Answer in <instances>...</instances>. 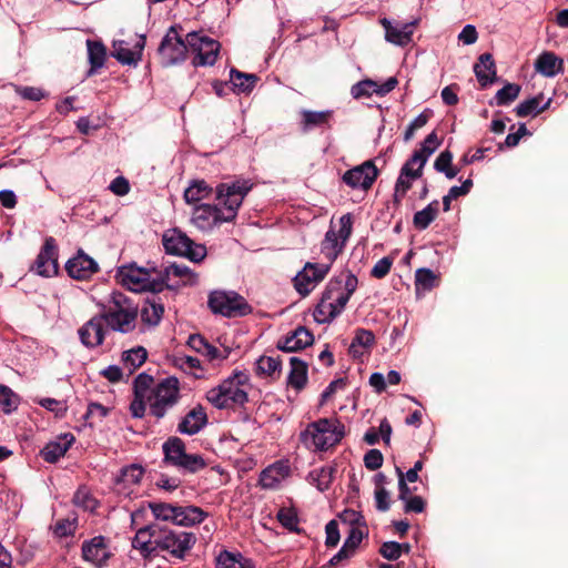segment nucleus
<instances>
[{
  "label": "nucleus",
  "instance_id": "obj_1",
  "mask_svg": "<svg viewBox=\"0 0 568 568\" xmlns=\"http://www.w3.org/2000/svg\"><path fill=\"white\" fill-rule=\"evenodd\" d=\"M253 183L248 179H236L231 183H220L216 186L219 204L195 205L191 223L200 231L206 232L225 222H232L244 197L252 190Z\"/></svg>",
  "mask_w": 568,
  "mask_h": 568
},
{
  "label": "nucleus",
  "instance_id": "obj_2",
  "mask_svg": "<svg viewBox=\"0 0 568 568\" xmlns=\"http://www.w3.org/2000/svg\"><path fill=\"white\" fill-rule=\"evenodd\" d=\"M357 285V277L349 271H344L332 278L314 310V320L318 324L332 322L344 311Z\"/></svg>",
  "mask_w": 568,
  "mask_h": 568
},
{
  "label": "nucleus",
  "instance_id": "obj_3",
  "mask_svg": "<svg viewBox=\"0 0 568 568\" xmlns=\"http://www.w3.org/2000/svg\"><path fill=\"white\" fill-rule=\"evenodd\" d=\"M100 308L99 314L110 329L128 334L135 328L138 305L122 292H112Z\"/></svg>",
  "mask_w": 568,
  "mask_h": 568
},
{
  "label": "nucleus",
  "instance_id": "obj_4",
  "mask_svg": "<svg viewBox=\"0 0 568 568\" xmlns=\"http://www.w3.org/2000/svg\"><path fill=\"white\" fill-rule=\"evenodd\" d=\"M345 435L344 425L336 418H321L301 432L302 445L311 452H324L338 444Z\"/></svg>",
  "mask_w": 568,
  "mask_h": 568
},
{
  "label": "nucleus",
  "instance_id": "obj_5",
  "mask_svg": "<svg viewBox=\"0 0 568 568\" xmlns=\"http://www.w3.org/2000/svg\"><path fill=\"white\" fill-rule=\"evenodd\" d=\"M115 277L124 287L135 293L162 292V282L159 280V267L155 263H148L144 267L135 262L121 265L116 270Z\"/></svg>",
  "mask_w": 568,
  "mask_h": 568
},
{
  "label": "nucleus",
  "instance_id": "obj_6",
  "mask_svg": "<svg viewBox=\"0 0 568 568\" xmlns=\"http://www.w3.org/2000/svg\"><path fill=\"white\" fill-rule=\"evenodd\" d=\"M163 463L175 467L183 474H195L206 467L199 454H187L184 442L176 436L169 437L162 445Z\"/></svg>",
  "mask_w": 568,
  "mask_h": 568
},
{
  "label": "nucleus",
  "instance_id": "obj_7",
  "mask_svg": "<svg viewBox=\"0 0 568 568\" xmlns=\"http://www.w3.org/2000/svg\"><path fill=\"white\" fill-rule=\"evenodd\" d=\"M180 399L179 381L175 377H168L152 388L148 396L150 414L156 419L163 418Z\"/></svg>",
  "mask_w": 568,
  "mask_h": 568
},
{
  "label": "nucleus",
  "instance_id": "obj_8",
  "mask_svg": "<svg viewBox=\"0 0 568 568\" xmlns=\"http://www.w3.org/2000/svg\"><path fill=\"white\" fill-rule=\"evenodd\" d=\"M207 305L212 313L224 317L245 316L252 312L251 305L235 291H212L209 294Z\"/></svg>",
  "mask_w": 568,
  "mask_h": 568
},
{
  "label": "nucleus",
  "instance_id": "obj_9",
  "mask_svg": "<svg viewBox=\"0 0 568 568\" xmlns=\"http://www.w3.org/2000/svg\"><path fill=\"white\" fill-rule=\"evenodd\" d=\"M162 244L168 254L185 256L193 262H201L206 255V247L194 243L179 229H170L162 235Z\"/></svg>",
  "mask_w": 568,
  "mask_h": 568
},
{
  "label": "nucleus",
  "instance_id": "obj_10",
  "mask_svg": "<svg viewBox=\"0 0 568 568\" xmlns=\"http://www.w3.org/2000/svg\"><path fill=\"white\" fill-rule=\"evenodd\" d=\"M196 536L184 530L161 529L158 537V551H165L176 559H184L187 552L194 547Z\"/></svg>",
  "mask_w": 568,
  "mask_h": 568
},
{
  "label": "nucleus",
  "instance_id": "obj_11",
  "mask_svg": "<svg viewBox=\"0 0 568 568\" xmlns=\"http://www.w3.org/2000/svg\"><path fill=\"white\" fill-rule=\"evenodd\" d=\"M352 225L351 214H344L339 219V230L336 232L334 229H329L326 232L322 242V253L327 258L329 266L337 258L349 239Z\"/></svg>",
  "mask_w": 568,
  "mask_h": 568
},
{
  "label": "nucleus",
  "instance_id": "obj_12",
  "mask_svg": "<svg viewBox=\"0 0 568 568\" xmlns=\"http://www.w3.org/2000/svg\"><path fill=\"white\" fill-rule=\"evenodd\" d=\"M186 42L190 49L195 53L193 64L199 67L213 65L220 52V42L206 37L201 32H189Z\"/></svg>",
  "mask_w": 568,
  "mask_h": 568
},
{
  "label": "nucleus",
  "instance_id": "obj_13",
  "mask_svg": "<svg viewBox=\"0 0 568 568\" xmlns=\"http://www.w3.org/2000/svg\"><path fill=\"white\" fill-rule=\"evenodd\" d=\"M189 48L186 39H182L178 32V28L171 27L159 47L162 64L164 67H171L183 62Z\"/></svg>",
  "mask_w": 568,
  "mask_h": 568
},
{
  "label": "nucleus",
  "instance_id": "obj_14",
  "mask_svg": "<svg viewBox=\"0 0 568 568\" xmlns=\"http://www.w3.org/2000/svg\"><path fill=\"white\" fill-rule=\"evenodd\" d=\"M159 280L162 282V292L165 288L178 291L182 286L195 285L197 275L184 264L171 263L159 267Z\"/></svg>",
  "mask_w": 568,
  "mask_h": 568
},
{
  "label": "nucleus",
  "instance_id": "obj_15",
  "mask_svg": "<svg viewBox=\"0 0 568 568\" xmlns=\"http://www.w3.org/2000/svg\"><path fill=\"white\" fill-rule=\"evenodd\" d=\"M329 264L306 263L294 277V287L302 295H308L329 272Z\"/></svg>",
  "mask_w": 568,
  "mask_h": 568
},
{
  "label": "nucleus",
  "instance_id": "obj_16",
  "mask_svg": "<svg viewBox=\"0 0 568 568\" xmlns=\"http://www.w3.org/2000/svg\"><path fill=\"white\" fill-rule=\"evenodd\" d=\"M378 171L373 161L368 160L361 165L347 170L343 174V182L352 189L368 190L376 180Z\"/></svg>",
  "mask_w": 568,
  "mask_h": 568
},
{
  "label": "nucleus",
  "instance_id": "obj_17",
  "mask_svg": "<svg viewBox=\"0 0 568 568\" xmlns=\"http://www.w3.org/2000/svg\"><path fill=\"white\" fill-rule=\"evenodd\" d=\"M82 557L98 568L106 565L111 557L109 540L104 536H95L82 544Z\"/></svg>",
  "mask_w": 568,
  "mask_h": 568
},
{
  "label": "nucleus",
  "instance_id": "obj_18",
  "mask_svg": "<svg viewBox=\"0 0 568 568\" xmlns=\"http://www.w3.org/2000/svg\"><path fill=\"white\" fill-rule=\"evenodd\" d=\"M108 329L100 314L91 317L79 329L80 342L87 348H95L103 344Z\"/></svg>",
  "mask_w": 568,
  "mask_h": 568
},
{
  "label": "nucleus",
  "instance_id": "obj_19",
  "mask_svg": "<svg viewBox=\"0 0 568 568\" xmlns=\"http://www.w3.org/2000/svg\"><path fill=\"white\" fill-rule=\"evenodd\" d=\"M37 274L50 277L58 273V248L53 237H47L34 263Z\"/></svg>",
  "mask_w": 568,
  "mask_h": 568
},
{
  "label": "nucleus",
  "instance_id": "obj_20",
  "mask_svg": "<svg viewBox=\"0 0 568 568\" xmlns=\"http://www.w3.org/2000/svg\"><path fill=\"white\" fill-rule=\"evenodd\" d=\"M290 475L288 460L280 459L261 471L258 483L264 489H276Z\"/></svg>",
  "mask_w": 568,
  "mask_h": 568
},
{
  "label": "nucleus",
  "instance_id": "obj_21",
  "mask_svg": "<svg viewBox=\"0 0 568 568\" xmlns=\"http://www.w3.org/2000/svg\"><path fill=\"white\" fill-rule=\"evenodd\" d=\"M247 379L244 373H235L221 383L230 407L233 405H244L247 402V393L243 388Z\"/></svg>",
  "mask_w": 568,
  "mask_h": 568
},
{
  "label": "nucleus",
  "instance_id": "obj_22",
  "mask_svg": "<svg viewBox=\"0 0 568 568\" xmlns=\"http://www.w3.org/2000/svg\"><path fill=\"white\" fill-rule=\"evenodd\" d=\"M65 270L75 280H87L98 271V263L82 251H79L74 257L67 262Z\"/></svg>",
  "mask_w": 568,
  "mask_h": 568
},
{
  "label": "nucleus",
  "instance_id": "obj_23",
  "mask_svg": "<svg viewBox=\"0 0 568 568\" xmlns=\"http://www.w3.org/2000/svg\"><path fill=\"white\" fill-rule=\"evenodd\" d=\"M207 424V415L202 405L194 406L179 423L178 432L182 435L193 436L200 433Z\"/></svg>",
  "mask_w": 568,
  "mask_h": 568
},
{
  "label": "nucleus",
  "instance_id": "obj_24",
  "mask_svg": "<svg viewBox=\"0 0 568 568\" xmlns=\"http://www.w3.org/2000/svg\"><path fill=\"white\" fill-rule=\"evenodd\" d=\"M161 528L156 525L145 526L140 528L132 540L135 549H139L143 555L150 556L158 551L156 540L160 536Z\"/></svg>",
  "mask_w": 568,
  "mask_h": 568
},
{
  "label": "nucleus",
  "instance_id": "obj_25",
  "mask_svg": "<svg viewBox=\"0 0 568 568\" xmlns=\"http://www.w3.org/2000/svg\"><path fill=\"white\" fill-rule=\"evenodd\" d=\"M71 433L61 434L55 440L48 443L40 452L41 457L48 463H55L65 455L74 443Z\"/></svg>",
  "mask_w": 568,
  "mask_h": 568
},
{
  "label": "nucleus",
  "instance_id": "obj_26",
  "mask_svg": "<svg viewBox=\"0 0 568 568\" xmlns=\"http://www.w3.org/2000/svg\"><path fill=\"white\" fill-rule=\"evenodd\" d=\"M313 342V334L304 326H298L290 335L277 342V348L291 353L305 348L312 345Z\"/></svg>",
  "mask_w": 568,
  "mask_h": 568
},
{
  "label": "nucleus",
  "instance_id": "obj_27",
  "mask_svg": "<svg viewBox=\"0 0 568 568\" xmlns=\"http://www.w3.org/2000/svg\"><path fill=\"white\" fill-rule=\"evenodd\" d=\"M386 40L396 45H406L412 41L415 22L392 24L387 19L382 21Z\"/></svg>",
  "mask_w": 568,
  "mask_h": 568
},
{
  "label": "nucleus",
  "instance_id": "obj_28",
  "mask_svg": "<svg viewBox=\"0 0 568 568\" xmlns=\"http://www.w3.org/2000/svg\"><path fill=\"white\" fill-rule=\"evenodd\" d=\"M474 72L481 88H486L497 79V71L494 58L485 52L479 55L478 62L474 65Z\"/></svg>",
  "mask_w": 568,
  "mask_h": 568
},
{
  "label": "nucleus",
  "instance_id": "obj_29",
  "mask_svg": "<svg viewBox=\"0 0 568 568\" xmlns=\"http://www.w3.org/2000/svg\"><path fill=\"white\" fill-rule=\"evenodd\" d=\"M422 145L423 148L415 151L403 165L400 171H403L404 174H408L417 179L420 178L428 158L435 152V148H428L426 144Z\"/></svg>",
  "mask_w": 568,
  "mask_h": 568
},
{
  "label": "nucleus",
  "instance_id": "obj_30",
  "mask_svg": "<svg viewBox=\"0 0 568 568\" xmlns=\"http://www.w3.org/2000/svg\"><path fill=\"white\" fill-rule=\"evenodd\" d=\"M551 103V98L545 100L542 93L521 101L515 109L516 114L520 118L536 116L547 110Z\"/></svg>",
  "mask_w": 568,
  "mask_h": 568
},
{
  "label": "nucleus",
  "instance_id": "obj_31",
  "mask_svg": "<svg viewBox=\"0 0 568 568\" xmlns=\"http://www.w3.org/2000/svg\"><path fill=\"white\" fill-rule=\"evenodd\" d=\"M175 517V525L191 527L204 521L207 513L197 506H178Z\"/></svg>",
  "mask_w": 568,
  "mask_h": 568
},
{
  "label": "nucleus",
  "instance_id": "obj_32",
  "mask_svg": "<svg viewBox=\"0 0 568 568\" xmlns=\"http://www.w3.org/2000/svg\"><path fill=\"white\" fill-rule=\"evenodd\" d=\"M333 112L331 110L325 111H311L302 110L300 112L301 120L300 125L303 131H312L314 129L324 128L328 124Z\"/></svg>",
  "mask_w": 568,
  "mask_h": 568
},
{
  "label": "nucleus",
  "instance_id": "obj_33",
  "mask_svg": "<svg viewBox=\"0 0 568 568\" xmlns=\"http://www.w3.org/2000/svg\"><path fill=\"white\" fill-rule=\"evenodd\" d=\"M212 193L213 187L206 181L195 179L192 180L184 190L183 197L187 204H193L210 199Z\"/></svg>",
  "mask_w": 568,
  "mask_h": 568
},
{
  "label": "nucleus",
  "instance_id": "obj_34",
  "mask_svg": "<svg viewBox=\"0 0 568 568\" xmlns=\"http://www.w3.org/2000/svg\"><path fill=\"white\" fill-rule=\"evenodd\" d=\"M536 70L547 78H554L562 71V60L552 52L541 53L535 62Z\"/></svg>",
  "mask_w": 568,
  "mask_h": 568
},
{
  "label": "nucleus",
  "instance_id": "obj_35",
  "mask_svg": "<svg viewBox=\"0 0 568 568\" xmlns=\"http://www.w3.org/2000/svg\"><path fill=\"white\" fill-rule=\"evenodd\" d=\"M163 313L162 303L155 301V297L148 298L140 311L141 321L143 324L154 327L161 322Z\"/></svg>",
  "mask_w": 568,
  "mask_h": 568
},
{
  "label": "nucleus",
  "instance_id": "obj_36",
  "mask_svg": "<svg viewBox=\"0 0 568 568\" xmlns=\"http://www.w3.org/2000/svg\"><path fill=\"white\" fill-rule=\"evenodd\" d=\"M216 568H255V565L240 552L223 550L216 557Z\"/></svg>",
  "mask_w": 568,
  "mask_h": 568
},
{
  "label": "nucleus",
  "instance_id": "obj_37",
  "mask_svg": "<svg viewBox=\"0 0 568 568\" xmlns=\"http://www.w3.org/2000/svg\"><path fill=\"white\" fill-rule=\"evenodd\" d=\"M375 343V336L372 331L358 328L349 345L348 353L353 357H361L365 351L371 348Z\"/></svg>",
  "mask_w": 568,
  "mask_h": 568
},
{
  "label": "nucleus",
  "instance_id": "obj_38",
  "mask_svg": "<svg viewBox=\"0 0 568 568\" xmlns=\"http://www.w3.org/2000/svg\"><path fill=\"white\" fill-rule=\"evenodd\" d=\"M290 364L288 384L295 389H302L307 382V364L295 356L290 358Z\"/></svg>",
  "mask_w": 568,
  "mask_h": 568
},
{
  "label": "nucleus",
  "instance_id": "obj_39",
  "mask_svg": "<svg viewBox=\"0 0 568 568\" xmlns=\"http://www.w3.org/2000/svg\"><path fill=\"white\" fill-rule=\"evenodd\" d=\"M258 78L253 73H244L234 68L230 71V82L237 93H248L255 87Z\"/></svg>",
  "mask_w": 568,
  "mask_h": 568
},
{
  "label": "nucleus",
  "instance_id": "obj_40",
  "mask_svg": "<svg viewBox=\"0 0 568 568\" xmlns=\"http://www.w3.org/2000/svg\"><path fill=\"white\" fill-rule=\"evenodd\" d=\"M439 212V202L432 201L425 209L414 214L413 223L418 230H425L437 217Z\"/></svg>",
  "mask_w": 568,
  "mask_h": 568
},
{
  "label": "nucleus",
  "instance_id": "obj_41",
  "mask_svg": "<svg viewBox=\"0 0 568 568\" xmlns=\"http://www.w3.org/2000/svg\"><path fill=\"white\" fill-rule=\"evenodd\" d=\"M336 468L332 465L323 466L318 469H314L308 474V478L320 491H325L329 488Z\"/></svg>",
  "mask_w": 568,
  "mask_h": 568
},
{
  "label": "nucleus",
  "instance_id": "obj_42",
  "mask_svg": "<svg viewBox=\"0 0 568 568\" xmlns=\"http://www.w3.org/2000/svg\"><path fill=\"white\" fill-rule=\"evenodd\" d=\"M72 503L75 507L88 513H94L99 507L98 499L91 494L90 489L85 486H81L77 489V491L73 495Z\"/></svg>",
  "mask_w": 568,
  "mask_h": 568
},
{
  "label": "nucleus",
  "instance_id": "obj_43",
  "mask_svg": "<svg viewBox=\"0 0 568 568\" xmlns=\"http://www.w3.org/2000/svg\"><path fill=\"white\" fill-rule=\"evenodd\" d=\"M88 57L89 62L91 64V69L89 71V75L93 74L98 69L102 68L105 61V47L98 41L88 40Z\"/></svg>",
  "mask_w": 568,
  "mask_h": 568
},
{
  "label": "nucleus",
  "instance_id": "obj_44",
  "mask_svg": "<svg viewBox=\"0 0 568 568\" xmlns=\"http://www.w3.org/2000/svg\"><path fill=\"white\" fill-rule=\"evenodd\" d=\"M112 57L123 65H136L140 60L135 51L123 40L113 42Z\"/></svg>",
  "mask_w": 568,
  "mask_h": 568
},
{
  "label": "nucleus",
  "instance_id": "obj_45",
  "mask_svg": "<svg viewBox=\"0 0 568 568\" xmlns=\"http://www.w3.org/2000/svg\"><path fill=\"white\" fill-rule=\"evenodd\" d=\"M144 474L142 466L132 464L122 468L120 476L116 479L118 485H136L141 481Z\"/></svg>",
  "mask_w": 568,
  "mask_h": 568
},
{
  "label": "nucleus",
  "instance_id": "obj_46",
  "mask_svg": "<svg viewBox=\"0 0 568 568\" xmlns=\"http://www.w3.org/2000/svg\"><path fill=\"white\" fill-rule=\"evenodd\" d=\"M146 357L148 353L145 348L139 346L124 352L122 355V361L129 372L132 373L145 362Z\"/></svg>",
  "mask_w": 568,
  "mask_h": 568
},
{
  "label": "nucleus",
  "instance_id": "obj_47",
  "mask_svg": "<svg viewBox=\"0 0 568 568\" xmlns=\"http://www.w3.org/2000/svg\"><path fill=\"white\" fill-rule=\"evenodd\" d=\"M436 275L429 268H418L415 273V287L416 293L419 294L420 291L427 292L436 286Z\"/></svg>",
  "mask_w": 568,
  "mask_h": 568
},
{
  "label": "nucleus",
  "instance_id": "obj_48",
  "mask_svg": "<svg viewBox=\"0 0 568 568\" xmlns=\"http://www.w3.org/2000/svg\"><path fill=\"white\" fill-rule=\"evenodd\" d=\"M452 162L453 154L449 151H444L437 156L434 168L437 172L444 173L447 179H454L458 174L459 169L453 166Z\"/></svg>",
  "mask_w": 568,
  "mask_h": 568
},
{
  "label": "nucleus",
  "instance_id": "obj_49",
  "mask_svg": "<svg viewBox=\"0 0 568 568\" xmlns=\"http://www.w3.org/2000/svg\"><path fill=\"white\" fill-rule=\"evenodd\" d=\"M149 508L155 518L174 524L178 505L153 501L149 504Z\"/></svg>",
  "mask_w": 568,
  "mask_h": 568
},
{
  "label": "nucleus",
  "instance_id": "obj_50",
  "mask_svg": "<svg viewBox=\"0 0 568 568\" xmlns=\"http://www.w3.org/2000/svg\"><path fill=\"white\" fill-rule=\"evenodd\" d=\"M281 369V361L276 356H261L256 361V372L261 376H273Z\"/></svg>",
  "mask_w": 568,
  "mask_h": 568
},
{
  "label": "nucleus",
  "instance_id": "obj_51",
  "mask_svg": "<svg viewBox=\"0 0 568 568\" xmlns=\"http://www.w3.org/2000/svg\"><path fill=\"white\" fill-rule=\"evenodd\" d=\"M521 87L516 83H507L495 94V102L497 105H508L513 101H515L519 93Z\"/></svg>",
  "mask_w": 568,
  "mask_h": 568
},
{
  "label": "nucleus",
  "instance_id": "obj_52",
  "mask_svg": "<svg viewBox=\"0 0 568 568\" xmlns=\"http://www.w3.org/2000/svg\"><path fill=\"white\" fill-rule=\"evenodd\" d=\"M280 524L292 532H298V517L293 508L283 507L276 515Z\"/></svg>",
  "mask_w": 568,
  "mask_h": 568
},
{
  "label": "nucleus",
  "instance_id": "obj_53",
  "mask_svg": "<svg viewBox=\"0 0 568 568\" xmlns=\"http://www.w3.org/2000/svg\"><path fill=\"white\" fill-rule=\"evenodd\" d=\"M377 91V82L366 79L355 83L351 89L354 99L369 98Z\"/></svg>",
  "mask_w": 568,
  "mask_h": 568
},
{
  "label": "nucleus",
  "instance_id": "obj_54",
  "mask_svg": "<svg viewBox=\"0 0 568 568\" xmlns=\"http://www.w3.org/2000/svg\"><path fill=\"white\" fill-rule=\"evenodd\" d=\"M0 405L6 414H10L18 406V396L4 385H0Z\"/></svg>",
  "mask_w": 568,
  "mask_h": 568
},
{
  "label": "nucleus",
  "instance_id": "obj_55",
  "mask_svg": "<svg viewBox=\"0 0 568 568\" xmlns=\"http://www.w3.org/2000/svg\"><path fill=\"white\" fill-rule=\"evenodd\" d=\"M153 384V377L145 374V373H141L139 374L135 379H134V383H133V389H134V395L136 396H143V397H146L150 395L151 393V386Z\"/></svg>",
  "mask_w": 568,
  "mask_h": 568
},
{
  "label": "nucleus",
  "instance_id": "obj_56",
  "mask_svg": "<svg viewBox=\"0 0 568 568\" xmlns=\"http://www.w3.org/2000/svg\"><path fill=\"white\" fill-rule=\"evenodd\" d=\"M206 399L216 408L224 409L229 408V402L226 399L225 392L222 387V384H220L216 387L211 388L206 393Z\"/></svg>",
  "mask_w": 568,
  "mask_h": 568
},
{
  "label": "nucleus",
  "instance_id": "obj_57",
  "mask_svg": "<svg viewBox=\"0 0 568 568\" xmlns=\"http://www.w3.org/2000/svg\"><path fill=\"white\" fill-rule=\"evenodd\" d=\"M433 112L430 110H425L420 114H418L408 125L404 133V139L406 141L414 138V132L419 130L426 125L428 120L430 119Z\"/></svg>",
  "mask_w": 568,
  "mask_h": 568
},
{
  "label": "nucleus",
  "instance_id": "obj_58",
  "mask_svg": "<svg viewBox=\"0 0 568 568\" xmlns=\"http://www.w3.org/2000/svg\"><path fill=\"white\" fill-rule=\"evenodd\" d=\"M416 179L400 171L395 184V201L399 202L406 195L407 191L412 187L413 181Z\"/></svg>",
  "mask_w": 568,
  "mask_h": 568
},
{
  "label": "nucleus",
  "instance_id": "obj_59",
  "mask_svg": "<svg viewBox=\"0 0 568 568\" xmlns=\"http://www.w3.org/2000/svg\"><path fill=\"white\" fill-rule=\"evenodd\" d=\"M77 525H78L77 517L58 520L54 526V534L58 537L71 536L75 531Z\"/></svg>",
  "mask_w": 568,
  "mask_h": 568
},
{
  "label": "nucleus",
  "instance_id": "obj_60",
  "mask_svg": "<svg viewBox=\"0 0 568 568\" xmlns=\"http://www.w3.org/2000/svg\"><path fill=\"white\" fill-rule=\"evenodd\" d=\"M379 552L387 560H396L403 552V546L397 541H385L381 546Z\"/></svg>",
  "mask_w": 568,
  "mask_h": 568
},
{
  "label": "nucleus",
  "instance_id": "obj_61",
  "mask_svg": "<svg viewBox=\"0 0 568 568\" xmlns=\"http://www.w3.org/2000/svg\"><path fill=\"white\" fill-rule=\"evenodd\" d=\"M364 530L361 529L359 527H351L343 545L345 546V548L351 549L355 554L357 547L359 546L364 538Z\"/></svg>",
  "mask_w": 568,
  "mask_h": 568
},
{
  "label": "nucleus",
  "instance_id": "obj_62",
  "mask_svg": "<svg viewBox=\"0 0 568 568\" xmlns=\"http://www.w3.org/2000/svg\"><path fill=\"white\" fill-rule=\"evenodd\" d=\"M383 454L378 449H369L364 456V465L369 470H377L383 465Z\"/></svg>",
  "mask_w": 568,
  "mask_h": 568
},
{
  "label": "nucleus",
  "instance_id": "obj_63",
  "mask_svg": "<svg viewBox=\"0 0 568 568\" xmlns=\"http://www.w3.org/2000/svg\"><path fill=\"white\" fill-rule=\"evenodd\" d=\"M325 532H326L325 545L327 547L337 546L341 536H339V530H338V524L336 520H331L326 524Z\"/></svg>",
  "mask_w": 568,
  "mask_h": 568
},
{
  "label": "nucleus",
  "instance_id": "obj_64",
  "mask_svg": "<svg viewBox=\"0 0 568 568\" xmlns=\"http://www.w3.org/2000/svg\"><path fill=\"white\" fill-rule=\"evenodd\" d=\"M393 260L389 257H383L376 262V264L373 266L371 271V275L375 278H383L385 277L392 267Z\"/></svg>",
  "mask_w": 568,
  "mask_h": 568
}]
</instances>
